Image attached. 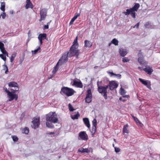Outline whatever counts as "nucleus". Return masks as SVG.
Instances as JSON below:
<instances>
[{"label":"nucleus","mask_w":160,"mask_h":160,"mask_svg":"<svg viewBox=\"0 0 160 160\" xmlns=\"http://www.w3.org/2000/svg\"><path fill=\"white\" fill-rule=\"evenodd\" d=\"M138 68L140 69V70H142V67H138Z\"/></svg>","instance_id":"obj_58"},{"label":"nucleus","mask_w":160,"mask_h":160,"mask_svg":"<svg viewBox=\"0 0 160 160\" xmlns=\"http://www.w3.org/2000/svg\"><path fill=\"white\" fill-rule=\"evenodd\" d=\"M112 43L115 46L118 45V41L116 38L113 39L111 41Z\"/></svg>","instance_id":"obj_31"},{"label":"nucleus","mask_w":160,"mask_h":160,"mask_svg":"<svg viewBox=\"0 0 160 160\" xmlns=\"http://www.w3.org/2000/svg\"><path fill=\"white\" fill-rule=\"evenodd\" d=\"M112 41L111 42H110L109 44H108V46H110L111 45V44H112Z\"/></svg>","instance_id":"obj_59"},{"label":"nucleus","mask_w":160,"mask_h":160,"mask_svg":"<svg viewBox=\"0 0 160 160\" xmlns=\"http://www.w3.org/2000/svg\"><path fill=\"white\" fill-rule=\"evenodd\" d=\"M40 118H34L32 122L33 124L31 126L32 128L36 129L38 128L40 124Z\"/></svg>","instance_id":"obj_8"},{"label":"nucleus","mask_w":160,"mask_h":160,"mask_svg":"<svg viewBox=\"0 0 160 160\" xmlns=\"http://www.w3.org/2000/svg\"><path fill=\"white\" fill-rule=\"evenodd\" d=\"M132 117H133V119H134V117H134V116H132Z\"/></svg>","instance_id":"obj_62"},{"label":"nucleus","mask_w":160,"mask_h":160,"mask_svg":"<svg viewBox=\"0 0 160 160\" xmlns=\"http://www.w3.org/2000/svg\"><path fill=\"white\" fill-rule=\"evenodd\" d=\"M4 55L6 56L7 57H8V53L7 52H6V53H5Z\"/></svg>","instance_id":"obj_56"},{"label":"nucleus","mask_w":160,"mask_h":160,"mask_svg":"<svg viewBox=\"0 0 160 160\" xmlns=\"http://www.w3.org/2000/svg\"><path fill=\"white\" fill-rule=\"evenodd\" d=\"M120 93L122 95H124L126 93L125 90L121 88L120 89Z\"/></svg>","instance_id":"obj_37"},{"label":"nucleus","mask_w":160,"mask_h":160,"mask_svg":"<svg viewBox=\"0 0 160 160\" xmlns=\"http://www.w3.org/2000/svg\"><path fill=\"white\" fill-rule=\"evenodd\" d=\"M16 53H13L12 54L11 57L10 58V62H12L14 61L15 58L16 56Z\"/></svg>","instance_id":"obj_34"},{"label":"nucleus","mask_w":160,"mask_h":160,"mask_svg":"<svg viewBox=\"0 0 160 160\" xmlns=\"http://www.w3.org/2000/svg\"><path fill=\"white\" fill-rule=\"evenodd\" d=\"M75 20L74 19H73V18H72L69 23L70 25L72 24Z\"/></svg>","instance_id":"obj_48"},{"label":"nucleus","mask_w":160,"mask_h":160,"mask_svg":"<svg viewBox=\"0 0 160 160\" xmlns=\"http://www.w3.org/2000/svg\"><path fill=\"white\" fill-rule=\"evenodd\" d=\"M141 50H140L139 51V52L138 53V56L139 57V56H143L142 55V53L141 52Z\"/></svg>","instance_id":"obj_51"},{"label":"nucleus","mask_w":160,"mask_h":160,"mask_svg":"<svg viewBox=\"0 0 160 160\" xmlns=\"http://www.w3.org/2000/svg\"><path fill=\"white\" fill-rule=\"evenodd\" d=\"M5 67H6V71L5 72V73H6V74H7V72H8V67L7 66H5Z\"/></svg>","instance_id":"obj_53"},{"label":"nucleus","mask_w":160,"mask_h":160,"mask_svg":"<svg viewBox=\"0 0 160 160\" xmlns=\"http://www.w3.org/2000/svg\"><path fill=\"white\" fill-rule=\"evenodd\" d=\"M121 99H122V98L121 97H120L119 99V100H121Z\"/></svg>","instance_id":"obj_60"},{"label":"nucleus","mask_w":160,"mask_h":160,"mask_svg":"<svg viewBox=\"0 0 160 160\" xmlns=\"http://www.w3.org/2000/svg\"><path fill=\"white\" fill-rule=\"evenodd\" d=\"M40 19L39 20L40 21L44 20L46 16L47 11L44 9H42L40 11Z\"/></svg>","instance_id":"obj_10"},{"label":"nucleus","mask_w":160,"mask_h":160,"mask_svg":"<svg viewBox=\"0 0 160 160\" xmlns=\"http://www.w3.org/2000/svg\"><path fill=\"white\" fill-rule=\"evenodd\" d=\"M4 55L6 56L7 57H8V53L7 52H6V53H5Z\"/></svg>","instance_id":"obj_57"},{"label":"nucleus","mask_w":160,"mask_h":160,"mask_svg":"<svg viewBox=\"0 0 160 160\" xmlns=\"http://www.w3.org/2000/svg\"><path fill=\"white\" fill-rule=\"evenodd\" d=\"M139 81L143 85H145L147 86V87L149 88H151V84L150 82H149V83H148L147 82V81L143 79H142L141 78H139Z\"/></svg>","instance_id":"obj_14"},{"label":"nucleus","mask_w":160,"mask_h":160,"mask_svg":"<svg viewBox=\"0 0 160 160\" xmlns=\"http://www.w3.org/2000/svg\"><path fill=\"white\" fill-rule=\"evenodd\" d=\"M73 83L72 84V86H75L77 88H82L83 87V85L81 81L78 82L75 80L73 81Z\"/></svg>","instance_id":"obj_15"},{"label":"nucleus","mask_w":160,"mask_h":160,"mask_svg":"<svg viewBox=\"0 0 160 160\" xmlns=\"http://www.w3.org/2000/svg\"><path fill=\"white\" fill-rule=\"evenodd\" d=\"M59 65V63L58 62L56 65V66L54 67V69L52 70V72L55 73H56L58 69V66Z\"/></svg>","instance_id":"obj_28"},{"label":"nucleus","mask_w":160,"mask_h":160,"mask_svg":"<svg viewBox=\"0 0 160 160\" xmlns=\"http://www.w3.org/2000/svg\"><path fill=\"white\" fill-rule=\"evenodd\" d=\"M46 126L47 127L49 128H53L54 126L51 123L49 122H46Z\"/></svg>","instance_id":"obj_32"},{"label":"nucleus","mask_w":160,"mask_h":160,"mask_svg":"<svg viewBox=\"0 0 160 160\" xmlns=\"http://www.w3.org/2000/svg\"><path fill=\"white\" fill-rule=\"evenodd\" d=\"M108 73L110 74L111 75L118 76H119L120 77L121 76V75L119 74H116L112 72H108Z\"/></svg>","instance_id":"obj_35"},{"label":"nucleus","mask_w":160,"mask_h":160,"mask_svg":"<svg viewBox=\"0 0 160 160\" xmlns=\"http://www.w3.org/2000/svg\"><path fill=\"white\" fill-rule=\"evenodd\" d=\"M5 2H1L0 9L3 12L5 11Z\"/></svg>","instance_id":"obj_26"},{"label":"nucleus","mask_w":160,"mask_h":160,"mask_svg":"<svg viewBox=\"0 0 160 160\" xmlns=\"http://www.w3.org/2000/svg\"><path fill=\"white\" fill-rule=\"evenodd\" d=\"M90 151V150L88 148L84 149L82 148H80L78 150V152L82 153H89Z\"/></svg>","instance_id":"obj_21"},{"label":"nucleus","mask_w":160,"mask_h":160,"mask_svg":"<svg viewBox=\"0 0 160 160\" xmlns=\"http://www.w3.org/2000/svg\"><path fill=\"white\" fill-rule=\"evenodd\" d=\"M80 15V14L79 13H76L74 17L73 18V19H74L75 20L77 18L79 17Z\"/></svg>","instance_id":"obj_41"},{"label":"nucleus","mask_w":160,"mask_h":160,"mask_svg":"<svg viewBox=\"0 0 160 160\" xmlns=\"http://www.w3.org/2000/svg\"><path fill=\"white\" fill-rule=\"evenodd\" d=\"M134 120L135 121L136 123L140 127H141L142 126L143 124L140 122L139 121L137 118L136 117H134Z\"/></svg>","instance_id":"obj_27"},{"label":"nucleus","mask_w":160,"mask_h":160,"mask_svg":"<svg viewBox=\"0 0 160 160\" xmlns=\"http://www.w3.org/2000/svg\"><path fill=\"white\" fill-rule=\"evenodd\" d=\"M138 62L141 64H144V57L143 56H139L138 59Z\"/></svg>","instance_id":"obj_25"},{"label":"nucleus","mask_w":160,"mask_h":160,"mask_svg":"<svg viewBox=\"0 0 160 160\" xmlns=\"http://www.w3.org/2000/svg\"><path fill=\"white\" fill-rule=\"evenodd\" d=\"M40 47H39L37 49H36L35 50H34V51H33V52H33V53H34V54H36V53L39 50H40Z\"/></svg>","instance_id":"obj_45"},{"label":"nucleus","mask_w":160,"mask_h":160,"mask_svg":"<svg viewBox=\"0 0 160 160\" xmlns=\"http://www.w3.org/2000/svg\"><path fill=\"white\" fill-rule=\"evenodd\" d=\"M128 124H127L124 126L123 129V133L124 134L125 133L128 134L129 132L128 130Z\"/></svg>","instance_id":"obj_24"},{"label":"nucleus","mask_w":160,"mask_h":160,"mask_svg":"<svg viewBox=\"0 0 160 160\" xmlns=\"http://www.w3.org/2000/svg\"><path fill=\"white\" fill-rule=\"evenodd\" d=\"M79 139H82L85 141H87L88 139V136L85 131H82L79 132Z\"/></svg>","instance_id":"obj_9"},{"label":"nucleus","mask_w":160,"mask_h":160,"mask_svg":"<svg viewBox=\"0 0 160 160\" xmlns=\"http://www.w3.org/2000/svg\"><path fill=\"white\" fill-rule=\"evenodd\" d=\"M92 126H96L97 124V121L96 119H94L92 121Z\"/></svg>","instance_id":"obj_38"},{"label":"nucleus","mask_w":160,"mask_h":160,"mask_svg":"<svg viewBox=\"0 0 160 160\" xmlns=\"http://www.w3.org/2000/svg\"><path fill=\"white\" fill-rule=\"evenodd\" d=\"M83 120L86 126H87L88 128H90V125L88 119L87 118H84L83 119Z\"/></svg>","instance_id":"obj_22"},{"label":"nucleus","mask_w":160,"mask_h":160,"mask_svg":"<svg viewBox=\"0 0 160 160\" xmlns=\"http://www.w3.org/2000/svg\"><path fill=\"white\" fill-rule=\"evenodd\" d=\"M76 92L72 88L68 87H63L61 88V93L68 97L72 96Z\"/></svg>","instance_id":"obj_3"},{"label":"nucleus","mask_w":160,"mask_h":160,"mask_svg":"<svg viewBox=\"0 0 160 160\" xmlns=\"http://www.w3.org/2000/svg\"><path fill=\"white\" fill-rule=\"evenodd\" d=\"M12 138L13 141L14 142L17 141L18 140V138L16 136H12Z\"/></svg>","instance_id":"obj_40"},{"label":"nucleus","mask_w":160,"mask_h":160,"mask_svg":"<svg viewBox=\"0 0 160 160\" xmlns=\"http://www.w3.org/2000/svg\"><path fill=\"white\" fill-rule=\"evenodd\" d=\"M87 93L85 98V100H91L92 97V95L91 89H88L87 90Z\"/></svg>","instance_id":"obj_16"},{"label":"nucleus","mask_w":160,"mask_h":160,"mask_svg":"<svg viewBox=\"0 0 160 160\" xmlns=\"http://www.w3.org/2000/svg\"><path fill=\"white\" fill-rule=\"evenodd\" d=\"M115 151L116 152H118L120 151V149L119 148L114 147Z\"/></svg>","instance_id":"obj_44"},{"label":"nucleus","mask_w":160,"mask_h":160,"mask_svg":"<svg viewBox=\"0 0 160 160\" xmlns=\"http://www.w3.org/2000/svg\"><path fill=\"white\" fill-rule=\"evenodd\" d=\"M98 82H97V86L98 87V91L103 95L105 99H107V89L108 88V86L107 85L105 86H99Z\"/></svg>","instance_id":"obj_4"},{"label":"nucleus","mask_w":160,"mask_h":160,"mask_svg":"<svg viewBox=\"0 0 160 160\" xmlns=\"http://www.w3.org/2000/svg\"><path fill=\"white\" fill-rule=\"evenodd\" d=\"M54 134H55V132H50L48 133V134H50V135Z\"/></svg>","instance_id":"obj_54"},{"label":"nucleus","mask_w":160,"mask_h":160,"mask_svg":"<svg viewBox=\"0 0 160 160\" xmlns=\"http://www.w3.org/2000/svg\"><path fill=\"white\" fill-rule=\"evenodd\" d=\"M143 70L149 75H151L153 71L152 69L149 67L144 68Z\"/></svg>","instance_id":"obj_23"},{"label":"nucleus","mask_w":160,"mask_h":160,"mask_svg":"<svg viewBox=\"0 0 160 160\" xmlns=\"http://www.w3.org/2000/svg\"><path fill=\"white\" fill-rule=\"evenodd\" d=\"M108 86L109 87L110 90H113L118 87V84L115 81H112L109 82Z\"/></svg>","instance_id":"obj_11"},{"label":"nucleus","mask_w":160,"mask_h":160,"mask_svg":"<svg viewBox=\"0 0 160 160\" xmlns=\"http://www.w3.org/2000/svg\"><path fill=\"white\" fill-rule=\"evenodd\" d=\"M91 101H85V102L88 103H89L91 102Z\"/></svg>","instance_id":"obj_55"},{"label":"nucleus","mask_w":160,"mask_h":160,"mask_svg":"<svg viewBox=\"0 0 160 160\" xmlns=\"http://www.w3.org/2000/svg\"><path fill=\"white\" fill-rule=\"evenodd\" d=\"M1 16H2V18L3 19H4L6 17V14L5 12H3L2 14H1Z\"/></svg>","instance_id":"obj_46"},{"label":"nucleus","mask_w":160,"mask_h":160,"mask_svg":"<svg viewBox=\"0 0 160 160\" xmlns=\"http://www.w3.org/2000/svg\"><path fill=\"white\" fill-rule=\"evenodd\" d=\"M78 36H77L76 38L75 39H74L72 45L71 47H74L75 48H78Z\"/></svg>","instance_id":"obj_20"},{"label":"nucleus","mask_w":160,"mask_h":160,"mask_svg":"<svg viewBox=\"0 0 160 160\" xmlns=\"http://www.w3.org/2000/svg\"><path fill=\"white\" fill-rule=\"evenodd\" d=\"M84 47L88 48H91L92 45V42L90 41L86 40L84 41Z\"/></svg>","instance_id":"obj_17"},{"label":"nucleus","mask_w":160,"mask_h":160,"mask_svg":"<svg viewBox=\"0 0 160 160\" xmlns=\"http://www.w3.org/2000/svg\"><path fill=\"white\" fill-rule=\"evenodd\" d=\"M96 131V126H92L91 133L93 135L95 133Z\"/></svg>","instance_id":"obj_33"},{"label":"nucleus","mask_w":160,"mask_h":160,"mask_svg":"<svg viewBox=\"0 0 160 160\" xmlns=\"http://www.w3.org/2000/svg\"><path fill=\"white\" fill-rule=\"evenodd\" d=\"M46 120L47 121L55 123L58 121V116L55 112H50L46 115Z\"/></svg>","instance_id":"obj_2"},{"label":"nucleus","mask_w":160,"mask_h":160,"mask_svg":"<svg viewBox=\"0 0 160 160\" xmlns=\"http://www.w3.org/2000/svg\"><path fill=\"white\" fill-rule=\"evenodd\" d=\"M140 7V4L138 3H135L134 6L129 9L126 10V11L124 12L123 13L125 15L130 14L131 16L134 18H136L135 11H137Z\"/></svg>","instance_id":"obj_1"},{"label":"nucleus","mask_w":160,"mask_h":160,"mask_svg":"<svg viewBox=\"0 0 160 160\" xmlns=\"http://www.w3.org/2000/svg\"><path fill=\"white\" fill-rule=\"evenodd\" d=\"M11 92H10L8 94V96L9 98V100H13L15 99V100H17L18 98V95L15 93L17 91L14 90L13 89H11Z\"/></svg>","instance_id":"obj_6"},{"label":"nucleus","mask_w":160,"mask_h":160,"mask_svg":"<svg viewBox=\"0 0 160 160\" xmlns=\"http://www.w3.org/2000/svg\"><path fill=\"white\" fill-rule=\"evenodd\" d=\"M4 47V44L1 42H0V49Z\"/></svg>","instance_id":"obj_49"},{"label":"nucleus","mask_w":160,"mask_h":160,"mask_svg":"<svg viewBox=\"0 0 160 160\" xmlns=\"http://www.w3.org/2000/svg\"><path fill=\"white\" fill-rule=\"evenodd\" d=\"M112 145H113V147H114V144H112Z\"/></svg>","instance_id":"obj_61"},{"label":"nucleus","mask_w":160,"mask_h":160,"mask_svg":"<svg viewBox=\"0 0 160 160\" xmlns=\"http://www.w3.org/2000/svg\"><path fill=\"white\" fill-rule=\"evenodd\" d=\"M8 86L10 87H15V89L14 90L18 91L19 89L18 84L15 82H11L8 84Z\"/></svg>","instance_id":"obj_12"},{"label":"nucleus","mask_w":160,"mask_h":160,"mask_svg":"<svg viewBox=\"0 0 160 160\" xmlns=\"http://www.w3.org/2000/svg\"><path fill=\"white\" fill-rule=\"evenodd\" d=\"M68 107L69 110L70 111H73L74 110V109H73V107L70 104H69Z\"/></svg>","instance_id":"obj_43"},{"label":"nucleus","mask_w":160,"mask_h":160,"mask_svg":"<svg viewBox=\"0 0 160 160\" xmlns=\"http://www.w3.org/2000/svg\"><path fill=\"white\" fill-rule=\"evenodd\" d=\"M68 55L67 52H65L64 53L58 61V63H59L60 65H62L68 61Z\"/></svg>","instance_id":"obj_7"},{"label":"nucleus","mask_w":160,"mask_h":160,"mask_svg":"<svg viewBox=\"0 0 160 160\" xmlns=\"http://www.w3.org/2000/svg\"><path fill=\"white\" fill-rule=\"evenodd\" d=\"M80 115L79 114V113L78 112V113L76 115H72L71 116V118L73 120L77 119L78 118V117H79Z\"/></svg>","instance_id":"obj_30"},{"label":"nucleus","mask_w":160,"mask_h":160,"mask_svg":"<svg viewBox=\"0 0 160 160\" xmlns=\"http://www.w3.org/2000/svg\"><path fill=\"white\" fill-rule=\"evenodd\" d=\"M0 50L3 54H4L5 53H6V52H7L5 50V48H4V47H3V48H1Z\"/></svg>","instance_id":"obj_39"},{"label":"nucleus","mask_w":160,"mask_h":160,"mask_svg":"<svg viewBox=\"0 0 160 160\" xmlns=\"http://www.w3.org/2000/svg\"><path fill=\"white\" fill-rule=\"evenodd\" d=\"M130 60L127 57H124L122 59V61L123 62H129Z\"/></svg>","instance_id":"obj_36"},{"label":"nucleus","mask_w":160,"mask_h":160,"mask_svg":"<svg viewBox=\"0 0 160 160\" xmlns=\"http://www.w3.org/2000/svg\"><path fill=\"white\" fill-rule=\"evenodd\" d=\"M119 53L121 56L124 57L127 54V52L126 49L121 48L119 49Z\"/></svg>","instance_id":"obj_19"},{"label":"nucleus","mask_w":160,"mask_h":160,"mask_svg":"<svg viewBox=\"0 0 160 160\" xmlns=\"http://www.w3.org/2000/svg\"><path fill=\"white\" fill-rule=\"evenodd\" d=\"M114 141H116L115 139H114Z\"/></svg>","instance_id":"obj_64"},{"label":"nucleus","mask_w":160,"mask_h":160,"mask_svg":"<svg viewBox=\"0 0 160 160\" xmlns=\"http://www.w3.org/2000/svg\"><path fill=\"white\" fill-rule=\"evenodd\" d=\"M123 97H127V96H123Z\"/></svg>","instance_id":"obj_63"},{"label":"nucleus","mask_w":160,"mask_h":160,"mask_svg":"<svg viewBox=\"0 0 160 160\" xmlns=\"http://www.w3.org/2000/svg\"><path fill=\"white\" fill-rule=\"evenodd\" d=\"M77 48H75L74 47H71L70 48L69 52H68V57H72L73 56H76L78 58L79 54V50L77 49Z\"/></svg>","instance_id":"obj_5"},{"label":"nucleus","mask_w":160,"mask_h":160,"mask_svg":"<svg viewBox=\"0 0 160 160\" xmlns=\"http://www.w3.org/2000/svg\"><path fill=\"white\" fill-rule=\"evenodd\" d=\"M139 22L138 23L136 24L134 27L133 28H139Z\"/></svg>","instance_id":"obj_47"},{"label":"nucleus","mask_w":160,"mask_h":160,"mask_svg":"<svg viewBox=\"0 0 160 160\" xmlns=\"http://www.w3.org/2000/svg\"><path fill=\"white\" fill-rule=\"evenodd\" d=\"M29 131V128L27 127L25 128L22 130V133H25L26 134H28V133Z\"/></svg>","instance_id":"obj_29"},{"label":"nucleus","mask_w":160,"mask_h":160,"mask_svg":"<svg viewBox=\"0 0 160 160\" xmlns=\"http://www.w3.org/2000/svg\"><path fill=\"white\" fill-rule=\"evenodd\" d=\"M44 29H48L49 28V26L48 25H45L44 27Z\"/></svg>","instance_id":"obj_52"},{"label":"nucleus","mask_w":160,"mask_h":160,"mask_svg":"<svg viewBox=\"0 0 160 160\" xmlns=\"http://www.w3.org/2000/svg\"><path fill=\"white\" fill-rule=\"evenodd\" d=\"M4 89L5 90V91L7 93V94L10 92L7 89L6 87L4 88Z\"/></svg>","instance_id":"obj_50"},{"label":"nucleus","mask_w":160,"mask_h":160,"mask_svg":"<svg viewBox=\"0 0 160 160\" xmlns=\"http://www.w3.org/2000/svg\"><path fill=\"white\" fill-rule=\"evenodd\" d=\"M26 3L25 5V8L26 9H28L29 8L32 9L33 8V5L31 2L30 0H27Z\"/></svg>","instance_id":"obj_18"},{"label":"nucleus","mask_w":160,"mask_h":160,"mask_svg":"<svg viewBox=\"0 0 160 160\" xmlns=\"http://www.w3.org/2000/svg\"><path fill=\"white\" fill-rule=\"evenodd\" d=\"M0 57L5 62L6 61V58L5 56H4L2 54H0Z\"/></svg>","instance_id":"obj_42"},{"label":"nucleus","mask_w":160,"mask_h":160,"mask_svg":"<svg viewBox=\"0 0 160 160\" xmlns=\"http://www.w3.org/2000/svg\"><path fill=\"white\" fill-rule=\"evenodd\" d=\"M46 34L45 33H41L39 35L38 38L39 41L40 45L42 44V40L46 38Z\"/></svg>","instance_id":"obj_13"}]
</instances>
